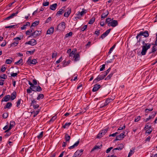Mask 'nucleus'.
I'll use <instances>...</instances> for the list:
<instances>
[{"label": "nucleus", "instance_id": "obj_1", "mask_svg": "<svg viewBox=\"0 0 157 157\" xmlns=\"http://www.w3.org/2000/svg\"><path fill=\"white\" fill-rule=\"evenodd\" d=\"M142 44L143 45L142 46V50L141 54L142 55H144L146 54L147 50L150 48L151 44L150 43H145L144 40L142 42Z\"/></svg>", "mask_w": 157, "mask_h": 157}, {"label": "nucleus", "instance_id": "obj_2", "mask_svg": "<svg viewBox=\"0 0 157 157\" xmlns=\"http://www.w3.org/2000/svg\"><path fill=\"white\" fill-rule=\"evenodd\" d=\"M66 24L64 22H62L58 25L56 30L59 31H63L66 28Z\"/></svg>", "mask_w": 157, "mask_h": 157}, {"label": "nucleus", "instance_id": "obj_3", "mask_svg": "<svg viewBox=\"0 0 157 157\" xmlns=\"http://www.w3.org/2000/svg\"><path fill=\"white\" fill-rule=\"evenodd\" d=\"M109 128H107L101 130L97 135V138L100 139L108 131Z\"/></svg>", "mask_w": 157, "mask_h": 157}, {"label": "nucleus", "instance_id": "obj_4", "mask_svg": "<svg viewBox=\"0 0 157 157\" xmlns=\"http://www.w3.org/2000/svg\"><path fill=\"white\" fill-rule=\"evenodd\" d=\"M144 36V37H147L149 36V34L147 31H145L144 32H140L139 34H137L136 36L137 39L140 36Z\"/></svg>", "mask_w": 157, "mask_h": 157}, {"label": "nucleus", "instance_id": "obj_5", "mask_svg": "<svg viewBox=\"0 0 157 157\" xmlns=\"http://www.w3.org/2000/svg\"><path fill=\"white\" fill-rule=\"evenodd\" d=\"M105 76V75H99L94 80L93 82L97 83L98 81L104 79Z\"/></svg>", "mask_w": 157, "mask_h": 157}, {"label": "nucleus", "instance_id": "obj_6", "mask_svg": "<svg viewBox=\"0 0 157 157\" xmlns=\"http://www.w3.org/2000/svg\"><path fill=\"white\" fill-rule=\"evenodd\" d=\"M41 33V31L36 30L33 32L31 34L30 36L29 37H30L31 36H33V37L35 38H36L37 36L40 35Z\"/></svg>", "mask_w": 157, "mask_h": 157}, {"label": "nucleus", "instance_id": "obj_7", "mask_svg": "<svg viewBox=\"0 0 157 157\" xmlns=\"http://www.w3.org/2000/svg\"><path fill=\"white\" fill-rule=\"evenodd\" d=\"M118 25V23L117 20H113L112 19L110 23H108V26H111L114 27L117 25Z\"/></svg>", "mask_w": 157, "mask_h": 157}, {"label": "nucleus", "instance_id": "obj_8", "mask_svg": "<svg viewBox=\"0 0 157 157\" xmlns=\"http://www.w3.org/2000/svg\"><path fill=\"white\" fill-rule=\"evenodd\" d=\"M125 132H124L123 133H121L119 135L117 136L114 141L121 140H122L125 136L124 135Z\"/></svg>", "mask_w": 157, "mask_h": 157}, {"label": "nucleus", "instance_id": "obj_9", "mask_svg": "<svg viewBox=\"0 0 157 157\" xmlns=\"http://www.w3.org/2000/svg\"><path fill=\"white\" fill-rule=\"evenodd\" d=\"M71 12V9L70 8H67L65 10V12L64 14L65 17H68Z\"/></svg>", "mask_w": 157, "mask_h": 157}, {"label": "nucleus", "instance_id": "obj_10", "mask_svg": "<svg viewBox=\"0 0 157 157\" xmlns=\"http://www.w3.org/2000/svg\"><path fill=\"white\" fill-rule=\"evenodd\" d=\"M37 44L36 40L34 39L31 40L30 41L27 42L25 43V44H28L32 46H34L36 45Z\"/></svg>", "mask_w": 157, "mask_h": 157}, {"label": "nucleus", "instance_id": "obj_11", "mask_svg": "<svg viewBox=\"0 0 157 157\" xmlns=\"http://www.w3.org/2000/svg\"><path fill=\"white\" fill-rule=\"evenodd\" d=\"M111 30V29H110L107 30L100 37V38L103 39L108 35L110 33Z\"/></svg>", "mask_w": 157, "mask_h": 157}, {"label": "nucleus", "instance_id": "obj_12", "mask_svg": "<svg viewBox=\"0 0 157 157\" xmlns=\"http://www.w3.org/2000/svg\"><path fill=\"white\" fill-rule=\"evenodd\" d=\"M109 13V12L107 10H104L101 16V19L103 20L106 17Z\"/></svg>", "mask_w": 157, "mask_h": 157}, {"label": "nucleus", "instance_id": "obj_13", "mask_svg": "<svg viewBox=\"0 0 157 157\" xmlns=\"http://www.w3.org/2000/svg\"><path fill=\"white\" fill-rule=\"evenodd\" d=\"M42 90L40 86H33V91H34L40 92Z\"/></svg>", "mask_w": 157, "mask_h": 157}, {"label": "nucleus", "instance_id": "obj_14", "mask_svg": "<svg viewBox=\"0 0 157 157\" xmlns=\"http://www.w3.org/2000/svg\"><path fill=\"white\" fill-rule=\"evenodd\" d=\"M18 11H17L15 13H13L10 16L6 18L4 20H7L13 18L14 16H16L18 14Z\"/></svg>", "mask_w": 157, "mask_h": 157}, {"label": "nucleus", "instance_id": "obj_15", "mask_svg": "<svg viewBox=\"0 0 157 157\" xmlns=\"http://www.w3.org/2000/svg\"><path fill=\"white\" fill-rule=\"evenodd\" d=\"M101 87L100 85L96 84L94 85V87L92 89V91L93 92H96Z\"/></svg>", "mask_w": 157, "mask_h": 157}, {"label": "nucleus", "instance_id": "obj_16", "mask_svg": "<svg viewBox=\"0 0 157 157\" xmlns=\"http://www.w3.org/2000/svg\"><path fill=\"white\" fill-rule=\"evenodd\" d=\"M64 9L65 7H63L61 9H60L57 12L56 15H60L62 14L64 11Z\"/></svg>", "mask_w": 157, "mask_h": 157}, {"label": "nucleus", "instance_id": "obj_17", "mask_svg": "<svg viewBox=\"0 0 157 157\" xmlns=\"http://www.w3.org/2000/svg\"><path fill=\"white\" fill-rule=\"evenodd\" d=\"M80 57L79 53H78L74 56L73 57V59L74 58V61H77L79 60Z\"/></svg>", "mask_w": 157, "mask_h": 157}, {"label": "nucleus", "instance_id": "obj_18", "mask_svg": "<svg viewBox=\"0 0 157 157\" xmlns=\"http://www.w3.org/2000/svg\"><path fill=\"white\" fill-rule=\"evenodd\" d=\"M57 6V4L55 3L50 6V9L52 10H55Z\"/></svg>", "mask_w": 157, "mask_h": 157}, {"label": "nucleus", "instance_id": "obj_19", "mask_svg": "<svg viewBox=\"0 0 157 157\" xmlns=\"http://www.w3.org/2000/svg\"><path fill=\"white\" fill-rule=\"evenodd\" d=\"M54 31V28L51 27L48 29L47 32V34H51L53 33Z\"/></svg>", "mask_w": 157, "mask_h": 157}, {"label": "nucleus", "instance_id": "obj_20", "mask_svg": "<svg viewBox=\"0 0 157 157\" xmlns=\"http://www.w3.org/2000/svg\"><path fill=\"white\" fill-rule=\"evenodd\" d=\"M10 95H7L5 96L2 100V102L3 101H7L10 98Z\"/></svg>", "mask_w": 157, "mask_h": 157}, {"label": "nucleus", "instance_id": "obj_21", "mask_svg": "<svg viewBox=\"0 0 157 157\" xmlns=\"http://www.w3.org/2000/svg\"><path fill=\"white\" fill-rule=\"evenodd\" d=\"M79 141L78 140L73 145L70 146L68 148L70 149H73L75 147H77L79 143Z\"/></svg>", "mask_w": 157, "mask_h": 157}, {"label": "nucleus", "instance_id": "obj_22", "mask_svg": "<svg viewBox=\"0 0 157 157\" xmlns=\"http://www.w3.org/2000/svg\"><path fill=\"white\" fill-rule=\"evenodd\" d=\"M16 97V92H14L11 94L10 98L12 100H13Z\"/></svg>", "mask_w": 157, "mask_h": 157}, {"label": "nucleus", "instance_id": "obj_23", "mask_svg": "<svg viewBox=\"0 0 157 157\" xmlns=\"http://www.w3.org/2000/svg\"><path fill=\"white\" fill-rule=\"evenodd\" d=\"M39 21H35L33 22L30 26V28H32L33 27H35L39 23Z\"/></svg>", "mask_w": 157, "mask_h": 157}, {"label": "nucleus", "instance_id": "obj_24", "mask_svg": "<svg viewBox=\"0 0 157 157\" xmlns=\"http://www.w3.org/2000/svg\"><path fill=\"white\" fill-rule=\"evenodd\" d=\"M12 106V104L11 102H8L7 103L6 106L4 107V109L6 108L10 109Z\"/></svg>", "mask_w": 157, "mask_h": 157}, {"label": "nucleus", "instance_id": "obj_25", "mask_svg": "<svg viewBox=\"0 0 157 157\" xmlns=\"http://www.w3.org/2000/svg\"><path fill=\"white\" fill-rule=\"evenodd\" d=\"M82 155V153H80V151L77 150L74 153V155H76L77 157H79Z\"/></svg>", "mask_w": 157, "mask_h": 157}, {"label": "nucleus", "instance_id": "obj_26", "mask_svg": "<svg viewBox=\"0 0 157 157\" xmlns=\"http://www.w3.org/2000/svg\"><path fill=\"white\" fill-rule=\"evenodd\" d=\"M15 125V123L13 121H11L9 127V129H11Z\"/></svg>", "mask_w": 157, "mask_h": 157}, {"label": "nucleus", "instance_id": "obj_27", "mask_svg": "<svg viewBox=\"0 0 157 157\" xmlns=\"http://www.w3.org/2000/svg\"><path fill=\"white\" fill-rule=\"evenodd\" d=\"M71 138V137L67 134L65 133V139L66 141H69Z\"/></svg>", "mask_w": 157, "mask_h": 157}, {"label": "nucleus", "instance_id": "obj_28", "mask_svg": "<svg viewBox=\"0 0 157 157\" xmlns=\"http://www.w3.org/2000/svg\"><path fill=\"white\" fill-rule=\"evenodd\" d=\"M102 146V145H101L100 146H98L97 145H95L92 149L91 151V152H92L94 151L95 150H96L97 149H98V148H100Z\"/></svg>", "mask_w": 157, "mask_h": 157}, {"label": "nucleus", "instance_id": "obj_29", "mask_svg": "<svg viewBox=\"0 0 157 157\" xmlns=\"http://www.w3.org/2000/svg\"><path fill=\"white\" fill-rule=\"evenodd\" d=\"M33 29L32 28H31V29L29 30H28L26 32V34L27 35H29L30 34V33H32V32L33 31Z\"/></svg>", "mask_w": 157, "mask_h": 157}, {"label": "nucleus", "instance_id": "obj_30", "mask_svg": "<svg viewBox=\"0 0 157 157\" xmlns=\"http://www.w3.org/2000/svg\"><path fill=\"white\" fill-rule=\"evenodd\" d=\"M149 105H148L147 107H148L145 110V112L146 113H147V111H152L153 109V107H149Z\"/></svg>", "mask_w": 157, "mask_h": 157}, {"label": "nucleus", "instance_id": "obj_31", "mask_svg": "<svg viewBox=\"0 0 157 157\" xmlns=\"http://www.w3.org/2000/svg\"><path fill=\"white\" fill-rule=\"evenodd\" d=\"M113 73V72H112L106 78H105V80H107L110 79L111 77L112 76Z\"/></svg>", "mask_w": 157, "mask_h": 157}, {"label": "nucleus", "instance_id": "obj_32", "mask_svg": "<svg viewBox=\"0 0 157 157\" xmlns=\"http://www.w3.org/2000/svg\"><path fill=\"white\" fill-rule=\"evenodd\" d=\"M44 98V95L43 94H39L38 97H37L36 99L37 100H39L40 99H43Z\"/></svg>", "mask_w": 157, "mask_h": 157}, {"label": "nucleus", "instance_id": "obj_33", "mask_svg": "<svg viewBox=\"0 0 157 157\" xmlns=\"http://www.w3.org/2000/svg\"><path fill=\"white\" fill-rule=\"evenodd\" d=\"M43 132H41L39 135H38L37 137L38 139H41L43 136Z\"/></svg>", "mask_w": 157, "mask_h": 157}, {"label": "nucleus", "instance_id": "obj_34", "mask_svg": "<svg viewBox=\"0 0 157 157\" xmlns=\"http://www.w3.org/2000/svg\"><path fill=\"white\" fill-rule=\"evenodd\" d=\"M157 50V48L155 46H153L152 48V50L151 52H150V53H154Z\"/></svg>", "mask_w": 157, "mask_h": 157}, {"label": "nucleus", "instance_id": "obj_35", "mask_svg": "<svg viewBox=\"0 0 157 157\" xmlns=\"http://www.w3.org/2000/svg\"><path fill=\"white\" fill-rule=\"evenodd\" d=\"M73 34L72 32H71L68 33H67L65 35V38L68 37L69 36H71Z\"/></svg>", "mask_w": 157, "mask_h": 157}, {"label": "nucleus", "instance_id": "obj_36", "mask_svg": "<svg viewBox=\"0 0 157 157\" xmlns=\"http://www.w3.org/2000/svg\"><path fill=\"white\" fill-rule=\"evenodd\" d=\"M150 128H152L151 126H149L147 124L145 125V126L144 128V130H146L148 129H150Z\"/></svg>", "mask_w": 157, "mask_h": 157}, {"label": "nucleus", "instance_id": "obj_37", "mask_svg": "<svg viewBox=\"0 0 157 157\" xmlns=\"http://www.w3.org/2000/svg\"><path fill=\"white\" fill-rule=\"evenodd\" d=\"M116 46L115 44H114L111 48L110 49L109 51V52L108 53L109 54H110L113 50L114 49V48H115Z\"/></svg>", "mask_w": 157, "mask_h": 157}, {"label": "nucleus", "instance_id": "obj_38", "mask_svg": "<svg viewBox=\"0 0 157 157\" xmlns=\"http://www.w3.org/2000/svg\"><path fill=\"white\" fill-rule=\"evenodd\" d=\"M8 115V113H3L2 114V117L4 118H7Z\"/></svg>", "mask_w": 157, "mask_h": 157}, {"label": "nucleus", "instance_id": "obj_39", "mask_svg": "<svg viewBox=\"0 0 157 157\" xmlns=\"http://www.w3.org/2000/svg\"><path fill=\"white\" fill-rule=\"evenodd\" d=\"M112 21V20L111 19V18L108 17L106 19L105 22L106 23H107L108 25V23H110L111 22L110 21Z\"/></svg>", "mask_w": 157, "mask_h": 157}, {"label": "nucleus", "instance_id": "obj_40", "mask_svg": "<svg viewBox=\"0 0 157 157\" xmlns=\"http://www.w3.org/2000/svg\"><path fill=\"white\" fill-rule=\"evenodd\" d=\"M7 78V75L5 74L3 75H1L0 76V78H3L4 79H6Z\"/></svg>", "mask_w": 157, "mask_h": 157}, {"label": "nucleus", "instance_id": "obj_41", "mask_svg": "<svg viewBox=\"0 0 157 157\" xmlns=\"http://www.w3.org/2000/svg\"><path fill=\"white\" fill-rule=\"evenodd\" d=\"M71 124V122H69V123H67L63 126V127L64 128H66L67 126L68 127Z\"/></svg>", "mask_w": 157, "mask_h": 157}, {"label": "nucleus", "instance_id": "obj_42", "mask_svg": "<svg viewBox=\"0 0 157 157\" xmlns=\"http://www.w3.org/2000/svg\"><path fill=\"white\" fill-rule=\"evenodd\" d=\"M94 21H95L94 18H92L90 20V21L88 22V24H92L94 22Z\"/></svg>", "mask_w": 157, "mask_h": 157}, {"label": "nucleus", "instance_id": "obj_43", "mask_svg": "<svg viewBox=\"0 0 157 157\" xmlns=\"http://www.w3.org/2000/svg\"><path fill=\"white\" fill-rule=\"evenodd\" d=\"M140 119V116H138L135 118L134 121L136 122H138L139 121Z\"/></svg>", "mask_w": 157, "mask_h": 157}, {"label": "nucleus", "instance_id": "obj_44", "mask_svg": "<svg viewBox=\"0 0 157 157\" xmlns=\"http://www.w3.org/2000/svg\"><path fill=\"white\" fill-rule=\"evenodd\" d=\"M23 60L22 59L19 60L17 62H15V64H19L22 62Z\"/></svg>", "mask_w": 157, "mask_h": 157}, {"label": "nucleus", "instance_id": "obj_45", "mask_svg": "<svg viewBox=\"0 0 157 157\" xmlns=\"http://www.w3.org/2000/svg\"><path fill=\"white\" fill-rule=\"evenodd\" d=\"M49 2H43V5L44 6H47L49 5Z\"/></svg>", "mask_w": 157, "mask_h": 157}, {"label": "nucleus", "instance_id": "obj_46", "mask_svg": "<svg viewBox=\"0 0 157 157\" xmlns=\"http://www.w3.org/2000/svg\"><path fill=\"white\" fill-rule=\"evenodd\" d=\"M152 129L150 128V129H148V130H146V133H148L149 134H150L152 131Z\"/></svg>", "mask_w": 157, "mask_h": 157}, {"label": "nucleus", "instance_id": "obj_47", "mask_svg": "<svg viewBox=\"0 0 157 157\" xmlns=\"http://www.w3.org/2000/svg\"><path fill=\"white\" fill-rule=\"evenodd\" d=\"M35 51V50L34 49L32 51H27L26 52L27 54L29 53L30 55H32L33 54L34 52Z\"/></svg>", "mask_w": 157, "mask_h": 157}, {"label": "nucleus", "instance_id": "obj_48", "mask_svg": "<svg viewBox=\"0 0 157 157\" xmlns=\"http://www.w3.org/2000/svg\"><path fill=\"white\" fill-rule=\"evenodd\" d=\"M113 100V99H112L111 98H109L107 99L106 100V102L107 103H109L111 101H112Z\"/></svg>", "mask_w": 157, "mask_h": 157}, {"label": "nucleus", "instance_id": "obj_49", "mask_svg": "<svg viewBox=\"0 0 157 157\" xmlns=\"http://www.w3.org/2000/svg\"><path fill=\"white\" fill-rule=\"evenodd\" d=\"M57 118V116H56V115H55V116H53L52 118H51V119L49 121V122H50L51 121H54L55 119H56V118Z\"/></svg>", "mask_w": 157, "mask_h": 157}, {"label": "nucleus", "instance_id": "obj_50", "mask_svg": "<svg viewBox=\"0 0 157 157\" xmlns=\"http://www.w3.org/2000/svg\"><path fill=\"white\" fill-rule=\"evenodd\" d=\"M12 60L10 59H7L6 61V63L7 64H10L12 63Z\"/></svg>", "mask_w": 157, "mask_h": 157}, {"label": "nucleus", "instance_id": "obj_51", "mask_svg": "<svg viewBox=\"0 0 157 157\" xmlns=\"http://www.w3.org/2000/svg\"><path fill=\"white\" fill-rule=\"evenodd\" d=\"M37 63V60L35 59H33L31 62V64H35Z\"/></svg>", "mask_w": 157, "mask_h": 157}, {"label": "nucleus", "instance_id": "obj_52", "mask_svg": "<svg viewBox=\"0 0 157 157\" xmlns=\"http://www.w3.org/2000/svg\"><path fill=\"white\" fill-rule=\"evenodd\" d=\"M17 25H11V26H6L5 27L6 28H12L15 27V26H16Z\"/></svg>", "mask_w": 157, "mask_h": 157}, {"label": "nucleus", "instance_id": "obj_53", "mask_svg": "<svg viewBox=\"0 0 157 157\" xmlns=\"http://www.w3.org/2000/svg\"><path fill=\"white\" fill-rule=\"evenodd\" d=\"M134 153V152L132 150H130L128 156V157H130Z\"/></svg>", "mask_w": 157, "mask_h": 157}, {"label": "nucleus", "instance_id": "obj_54", "mask_svg": "<svg viewBox=\"0 0 157 157\" xmlns=\"http://www.w3.org/2000/svg\"><path fill=\"white\" fill-rule=\"evenodd\" d=\"M111 70V68H109L107 70L105 71V76H106L109 73Z\"/></svg>", "mask_w": 157, "mask_h": 157}, {"label": "nucleus", "instance_id": "obj_55", "mask_svg": "<svg viewBox=\"0 0 157 157\" xmlns=\"http://www.w3.org/2000/svg\"><path fill=\"white\" fill-rule=\"evenodd\" d=\"M113 149V147H110L109 148L107 149L106 150V153H109L110 152L111 150L112 149Z\"/></svg>", "mask_w": 157, "mask_h": 157}, {"label": "nucleus", "instance_id": "obj_56", "mask_svg": "<svg viewBox=\"0 0 157 157\" xmlns=\"http://www.w3.org/2000/svg\"><path fill=\"white\" fill-rule=\"evenodd\" d=\"M18 43V42L17 41H16V42H14L11 44V46H16Z\"/></svg>", "mask_w": 157, "mask_h": 157}, {"label": "nucleus", "instance_id": "obj_57", "mask_svg": "<svg viewBox=\"0 0 157 157\" xmlns=\"http://www.w3.org/2000/svg\"><path fill=\"white\" fill-rule=\"evenodd\" d=\"M6 69V67H4V66H3L2 67V68L1 69V71L2 72H4L5 71Z\"/></svg>", "mask_w": 157, "mask_h": 157}, {"label": "nucleus", "instance_id": "obj_58", "mask_svg": "<svg viewBox=\"0 0 157 157\" xmlns=\"http://www.w3.org/2000/svg\"><path fill=\"white\" fill-rule=\"evenodd\" d=\"M101 67L100 68V71H102L104 70L105 67V64H103L101 66Z\"/></svg>", "mask_w": 157, "mask_h": 157}, {"label": "nucleus", "instance_id": "obj_59", "mask_svg": "<svg viewBox=\"0 0 157 157\" xmlns=\"http://www.w3.org/2000/svg\"><path fill=\"white\" fill-rule=\"evenodd\" d=\"M21 99H20L18 100V101L17 103V105H16L17 107H18L20 105L21 103Z\"/></svg>", "mask_w": 157, "mask_h": 157}, {"label": "nucleus", "instance_id": "obj_60", "mask_svg": "<svg viewBox=\"0 0 157 157\" xmlns=\"http://www.w3.org/2000/svg\"><path fill=\"white\" fill-rule=\"evenodd\" d=\"M39 109L38 110L35 112H34V115H33V117H35L38 114V113H39Z\"/></svg>", "mask_w": 157, "mask_h": 157}, {"label": "nucleus", "instance_id": "obj_61", "mask_svg": "<svg viewBox=\"0 0 157 157\" xmlns=\"http://www.w3.org/2000/svg\"><path fill=\"white\" fill-rule=\"evenodd\" d=\"M74 54H73L72 53H71V52L70 54H69V58L70 59H73V57L74 56Z\"/></svg>", "mask_w": 157, "mask_h": 157}, {"label": "nucleus", "instance_id": "obj_62", "mask_svg": "<svg viewBox=\"0 0 157 157\" xmlns=\"http://www.w3.org/2000/svg\"><path fill=\"white\" fill-rule=\"evenodd\" d=\"M100 33V30H98V31H96L95 32V34L97 35V36H98Z\"/></svg>", "mask_w": 157, "mask_h": 157}, {"label": "nucleus", "instance_id": "obj_63", "mask_svg": "<svg viewBox=\"0 0 157 157\" xmlns=\"http://www.w3.org/2000/svg\"><path fill=\"white\" fill-rule=\"evenodd\" d=\"M52 20V18L51 17H49L46 21V23H48L49 21H51Z\"/></svg>", "mask_w": 157, "mask_h": 157}, {"label": "nucleus", "instance_id": "obj_64", "mask_svg": "<svg viewBox=\"0 0 157 157\" xmlns=\"http://www.w3.org/2000/svg\"><path fill=\"white\" fill-rule=\"evenodd\" d=\"M36 101L35 100H33L32 101L31 105H36Z\"/></svg>", "mask_w": 157, "mask_h": 157}]
</instances>
